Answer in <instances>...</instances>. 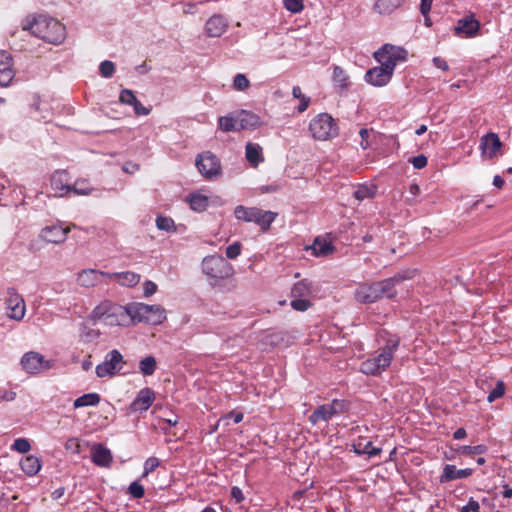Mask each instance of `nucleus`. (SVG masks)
<instances>
[{
  "mask_svg": "<svg viewBox=\"0 0 512 512\" xmlns=\"http://www.w3.org/2000/svg\"><path fill=\"white\" fill-rule=\"evenodd\" d=\"M22 29L30 31L36 37L53 45L63 43L66 38V28L58 20L46 15L26 18L22 22Z\"/></svg>",
  "mask_w": 512,
  "mask_h": 512,
  "instance_id": "f257e3e1",
  "label": "nucleus"
},
{
  "mask_svg": "<svg viewBox=\"0 0 512 512\" xmlns=\"http://www.w3.org/2000/svg\"><path fill=\"white\" fill-rule=\"evenodd\" d=\"M88 319L93 323L99 322L110 327H128L133 324L132 304L121 306L110 301H103L92 310Z\"/></svg>",
  "mask_w": 512,
  "mask_h": 512,
  "instance_id": "f03ea898",
  "label": "nucleus"
},
{
  "mask_svg": "<svg viewBox=\"0 0 512 512\" xmlns=\"http://www.w3.org/2000/svg\"><path fill=\"white\" fill-rule=\"evenodd\" d=\"M399 344L400 339L397 336L390 337L376 355L361 363L360 371L366 375L381 374L390 366Z\"/></svg>",
  "mask_w": 512,
  "mask_h": 512,
  "instance_id": "7ed1b4c3",
  "label": "nucleus"
},
{
  "mask_svg": "<svg viewBox=\"0 0 512 512\" xmlns=\"http://www.w3.org/2000/svg\"><path fill=\"white\" fill-rule=\"evenodd\" d=\"M201 271L208 278L211 285H216L219 282L226 280L233 276L234 268L224 257L221 255H208L203 258L201 262Z\"/></svg>",
  "mask_w": 512,
  "mask_h": 512,
  "instance_id": "20e7f679",
  "label": "nucleus"
},
{
  "mask_svg": "<svg viewBox=\"0 0 512 512\" xmlns=\"http://www.w3.org/2000/svg\"><path fill=\"white\" fill-rule=\"evenodd\" d=\"M309 131L315 140L328 141L338 136L339 127L330 114L320 113L310 121Z\"/></svg>",
  "mask_w": 512,
  "mask_h": 512,
  "instance_id": "39448f33",
  "label": "nucleus"
},
{
  "mask_svg": "<svg viewBox=\"0 0 512 512\" xmlns=\"http://www.w3.org/2000/svg\"><path fill=\"white\" fill-rule=\"evenodd\" d=\"M132 318L133 324L145 322L152 325H158L166 319V312L160 305L133 303Z\"/></svg>",
  "mask_w": 512,
  "mask_h": 512,
  "instance_id": "423d86ee",
  "label": "nucleus"
},
{
  "mask_svg": "<svg viewBox=\"0 0 512 512\" xmlns=\"http://www.w3.org/2000/svg\"><path fill=\"white\" fill-rule=\"evenodd\" d=\"M374 57L380 64L394 71L397 63L406 59L407 51L400 46L385 44L374 53Z\"/></svg>",
  "mask_w": 512,
  "mask_h": 512,
  "instance_id": "0eeeda50",
  "label": "nucleus"
},
{
  "mask_svg": "<svg viewBox=\"0 0 512 512\" xmlns=\"http://www.w3.org/2000/svg\"><path fill=\"white\" fill-rule=\"evenodd\" d=\"M196 166L200 174L208 180L218 178L222 172L219 159L209 151L198 155Z\"/></svg>",
  "mask_w": 512,
  "mask_h": 512,
  "instance_id": "6e6552de",
  "label": "nucleus"
},
{
  "mask_svg": "<svg viewBox=\"0 0 512 512\" xmlns=\"http://www.w3.org/2000/svg\"><path fill=\"white\" fill-rule=\"evenodd\" d=\"M123 364L122 354L117 349H113L105 355L103 362L96 366V375L99 378L112 377L122 369Z\"/></svg>",
  "mask_w": 512,
  "mask_h": 512,
  "instance_id": "1a4fd4ad",
  "label": "nucleus"
},
{
  "mask_svg": "<svg viewBox=\"0 0 512 512\" xmlns=\"http://www.w3.org/2000/svg\"><path fill=\"white\" fill-rule=\"evenodd\" d=\"M346 410V403L343 400L334 399L331 403L319 406L310 416L309 422L313 425L319 421H329L334 416Z\"/></svg>",
  "mask_w": 512,
  "mask_h": 512,
  "instance_id": "9d476101",
  "label": "nucleus"
},
{
  "mask_svg": "<svg viewBox=\"0 0 512 512\" xmlns=\"http://www.w3.org/2000/svg\"><path fill=\"white\" fill-rule=\"evenodd\" d=\"M75 228H77L76 224H70L67 227L60 224L45 226L41 229L39 238L46 243L59 245L66 241L68 233Z\"/></svg>",
  "mask_w": 512,
  "mask_h": 512,
  "instance_id": "9b49d317",
  "label": "nucleus"
},
{
  "mask_svg": "<svg viewBox=\"0 0 512 512\" xmlns=\"http://www.w3.org/2000/svg\"><path fill=\"white\" fill-rule=\"evenodd\" d=\"M22 369L28 374H37L51 367L50 362L38 352H26L20 361Z\"/></svg>",
  "mask_w": 512,
  "mask_h": 512,
  "instance_id": "f8f14e48",
  "label": "nucleus"
},
{
  "mask_svg": "<svg viewBox=\"0 0 512 512\" xmlns=\"http://www.w3.org/2000/svg\"><path fill=\"white\" fill-rule=\"evenodd\" d=\"M502 142L494 132L483 135L480 139V150L483 159L491 160L500 154Z\"/></svg>",
  "mask_w": 512,
  "mask_h": 512,
  "instance_id": "ddd939ff",
  "label": "nucleus"
},
{
  "mask_svg": "<svg viewBox=\"0 0 512 512\" xmlns=\"http://www.w3.org/2000/svg\"><path fill=\"white\" fill-rule=\"evenodd\" d=\"M6 300L7 315L10 319L20 321L23 319L26 311L24 299L14 290L9 291Z\"/></svg>",
  "mask_w": 512,
  "mask_h": 512,
  "instance_id": "4468645a",
  "label": "nucleus"
},
{
  "mask_svg": "<svg viewBox=\"0 0 512 512\" xmlns=\"http://www.w3.org/2000/svg\"><path fill=\"white\" fill-rule=\"evenodd\" d=\"M410 277L407 273H399L393 277L375 282L380 299L383 297H394L396 295L395 286Z\"/></svg>",
  "mask_w": 512,
  "mask_h": 512,
  "instance_id": "2eb2a0df",
  "label": "nucleus"
},
{
  "mask_svg": "<svg viewBox=\"0 0 512 512\" xmlns=\"http://www.w3.org/2000/svg\"><path fill=\"white\" fill-rule=\"evenodd\" d=\"M393 72V70L381 64L378 67L369 69L365 74V80L376 87L385 86L391 80Z\"/></svg>",
  "mask_w": 512,
  "mask_h": 512,
  "instance_id": "dca6fc26",
  "label": "nucleus"
},
{
  "mask_svg": "<svg viewBox=\"0 0 512 512\" xmlns=\"http://www.w3.org/2000/svg\"><path fill=\"white\" fill-rule=\"evenodd\" d=\"M108 272L96 269H83L76 275V282L83 288H93L101 283L102 277L107 278Z\"/></svg>",
  "mask_w": 512,
  "mask_h": 512,
  "instance_id": "f3484780",
  "label": "nucleus"
},
{
  "mask_svg": "<svg viewBox=\"0 0 512 512\" xmlns=\"http://www.w3.org/2000/svg\"><path fill=\"white\" fill-rule=\"evenodd\" d=\"M229 26L228 20L221 14L212 15L204 25L208 37H221Z\"/></svg>",
  "mask_w": 512,
  "mask_h": 512,
  "instance_id": "a211bd4d",
  "label": "nucleus"
},
{
  "mask_svg": "<svg viewBox=\"0 0 512 512\" xmlns=\"http://www.w3.org/2000/svg\"><path fill=\"white\" fill-rule=\"evenodd\" d=\"M15 72L11 55L0 50V86L7 87L13 80Z\"/></svg>",
  "mask_w": 512,
  "mask_h": 512,
  "instance_id": "6ab92c4d",
  "label": "nucleus"
},
{
  "mask_svg": "<svg viewBox=\"0 0 512 512\" xmlns=\"http://www.w3.org/2000/svg\"><path fill=\"white\" fill-rule=\"evenodd\" d=\"M354 298L362 304H370L380 300L376 283L359 285L354 291Z\"/></svg>",
  "mask_w": 512,
  "mask_h": 512,
  "instance_id": "aec40b11",
  "label": "nucleus"
},
{
  "mask_svg": "<svg viewBox=\"0 0 512 512\" xmlns=\"http://www.w3.org/2000/svg\"><path fill=\"white\" fill-rule=\"evenodd\" d=\"M155 400V393L150 388H143L139 391L134 401L130 404L132 412L147 411Z\"/></svg>",
  "mask_w": 512,
  "mask_h": 512,
  "instance_id": "412c9836",
  "label": "nucleus"
},
{
  "mask_svg": "<svg viewBox=\"0 0 512 512\" xmlns=\"http://www.w3.org/2000/svg\"><path fill=\"white\" fill-rule=\"evenodd\" d=\"M91 459L95 465L108 468L112 464L113 455L103 444L96 443L91 447Z\"/></svg>",
  "mask_w": 512,
  "mask_h": 512,
  "instance_id": "4be33fe9",
  "label": "nucleus"
},
{
  "mask_svg": "<svg viewBox=\"0 0 512 512\" xmlns=\"http://www.w3.org/2000/svg\"><path fill=\"white\" fill-rule=\"evenodd\" d=\"M479 28V22L473 16H467L458 20L454 31L456 35H463L467 38H471L478 33Z\"/></svg>",
  "mask_w": 512,
  "mask_h": 512,
  "instance_id": "5701e85b",
  "label": "nucleus"
},
{
  "mask_svg": "<svg viewBox=\"0 0 512 512\" xmlns=\"http://www.w3.org/2000/svg\"><path fill=\"white\" fill-rule=\"evenodd\" d=\"M473 470L471 468L457 469L455 465L447 464L443 468L440 476V482L446 483L456 479H464L471 476Z\"/></svg>",
  "mask_w": 512,
  "mask_h": 512,
  "instance_id": "b1692460",
  "label": "nucleus"
},
{
  "mask_svg": "<svg viewBox=\"0 0 512 512\" xmlns=\"http://www.w3.org/2000/svg\"><path fill=\"white\" fill-rule=\"evenodd\" d=\"M107 278L126 287L136 286L141 279L139 274L132 271L108 273Z\"/></svg>",
  "mask_w": 512,
  "mask_h": 512,
  "instance_id": "393cba45",
  "label": "nucleus"
},
{
  "mask_svg": "<svg viewBox=\"0 0 512 512\" xmlns=\"http://www.w3.org/2000/svg\"><path fill=\"white\" fill-rule=\"evenodd\" d=\"M277 213L273 211H264L260 208H256V212L252 218L253 223L257 224L262 231H268L271 224L275 221Z\"/></svg>",
  "mask_w": 512,
  "mask_h": 512,
  "instance_id": "a878e982",
  "label": "nucleus"
},
{
  "mask_svg": "<svg viewBox=\"0 0 512 512\" xmlns=\"http://www.w3.org/2000/svg\"><path fill=\"white\" fill-rule=\"evenodd\" d=\"M237 118L239 130L255 129L261 125L260 117L246 110L238 112Z\"/></svg>",
  "mask_w": 512,
  "mask_h": 512,
  "instance_id": "bb28decb",
  "label": "nucleus"
},
{
  "mask_svg": "<svg viewBox=\"0 0 512 512\" xmlns=\"http://www.w3.org/2000/svg\"><path fill=\"white\" fill-rule=\"evenodd\" d=\"M315 292H316L315 285L307 279H302V280L296 282L293 285V287L291 288V297L292 298H308Z\"/></svg>",
  "mask_w": 512,
  "mask_h": 512,
  "instance_id": "cd10ccee",
  "label": "nucleus"
},
{
  "mask_svg": "<svg viewBox=\"0 0 512 512\" xmlns=\"http://www.w3.org/2000/svg\"><path fill=\"white\" fill-rule=\"evenodd\" d=\"M245 157L252 167H258V165L264 161L262 147L257 143H247L245 147Z\"/></svg>",
  "mask_w": 512,
  "mask_h": 512,
  "instance_id": "c85d7f7f",
  "label": "nucleus"
},
{
  "mask_svg": "<svg viewBox=\"0 0 512 512\" xmlns=\"http://www.w3.org/2000/svg\"><path fill=\"white\" fill-rule=\"evenodd\" d=\"M22 471L29 477L35 476L42 467L41 459L35 455H27L20 461Z\"/></svg>",
  "mask_w": 512,
  "mask_h": 512,
  "instance_id": "c756f323",
  "label": "nucleus"
},
{
  "mask_svg": "<svg viewBox=\"0 0 512 512\" xmlns=\"http://www.w3.org/2000/svg\"><path fill=\"white\" fill-rule=\"evenodd\" d=\"M404 0H376L373 6L375 12L381 15H389L400 8Z\"/></svg>",
  "mask_w": 512,
  "mask_h": 512,
  "instance_id": "7c9ffc66",
  "label": "nucleus"
},
{
  "mask_svg": "<svg viewBox=\"0 0 512 512\" xmlns=\"http://www.w3.org/2000/svg\"><path fill=\"white\" fill-rule=\"evenodd\" d=\"M61 189L62 191H68V193L74 192L77 195L83 196L90 195L94 191V188L85 179H79L73 185H62Z\"/></svg>",
  "mask_w": 512,
  "mask_h": 512,
  "instance_id": "2f4dec72",
  "label": "nucleus"
},
{
  "mask_svg": "<svg viewBox=\"0 0 512 512\" xmlns=\"http://www.w3.org/2000/svg\"><path fill=\"white\" fill-rule=\"evenodd\" d=\"M312 254L316 257L327 256L333 252L334 248L331 242L323 238H316L313 244L309 247Z\"/></svg>",
  "mask_w": 512,
  "mask_h": 512,
  "instance_id": "473e14b6",
  "label": "nucleus"
},
{
  "mask_svg": "<svg viewBox=\"0 0 512 512\" xmlns=\"http://www.w3.org/2000/svg\"><path fill=\"white\" fill-rule=\"evenodd\" d=\"M188 202L192 210L203 212L209 206V197L201 192H195L190 194Z\"/></svg>",
  "mask_w": 512,
  "mask_h": 512,
  "instance_id": "72a5a7b5",
  "label": "nucleus"
},
{
  "mask_svg": "<svg viewBox=\"0 0 512 512\" xmlns=\"http://www.w3.org/2000/svg\"><path fill=\"white\" fill-rule=\"evenodd\" d=\"M353 451L358 454H367L369 457H374L381 452L380 448L373 447L371 441L364 442L362 439H358L352 444Z\"/></svg>",
  "mask_w": 512,
  "mask_h": 512,
  "instance_id": "f704fd0d",
  "label": "nucleus"
},
{
  "mask_svg": "<svg viewBox=\"0 0 512 512\" xmlns=\"http://www.w3.org/2000/svg\"><path fill=\"white\" fill-rule=\"evenodd\" d=\"M100 395L98 393L92 392L84 394L78 398H76L73 402V407L75 409L97 406L100 403Z\"/></svg>",
  "mask_w": 512,
  "mask_h": 512,
  "instance_id": "c9c22d12",
  "label": "nucleus"
},
{
  "mask_svg": "<svg viewBox=\"0 0 512 512\" xmlns=\"http://www.w3.org/2000/svg\"><path fill=\"white\" fill-rule=\"evenodd\" d=\"M377 187L374 184H359L353 195L358 201H363L366 199L373 198L376 194Z\"/></svg>",
  "mask_w": 512,
  "mask_h": 512,
  "instance_id": "e433bc0d",
  "label": "nucleus"
},
{
  "mask_svg": "<svg viewBox=\"0 0 512 512\" xmlns=\"http://www.w3.org/2000/svg\"><path fill=\"white\" fill-rule=\"evenodd\" d=\"M218 126L223 132L239 131L237 113L219 117Z\"/></svg>",
  "mask_w": 512,
  "mask_h": 512,
  "instance_id": "4c0bfd02",
  "label": "nucleus"
},
{
  "mask_svg": "<svg viewBox=\"0 0 512 512\" xmlns=\"http://www.w3.org/2000/svg\"><path fill=\"white\" fill-rule=\"evenodd\" d=\"M256 208L257 207H245L243 205H238L235 207L234 215L238 220L251 222L254 213L256 212Z\"/></svg>",
  "mask_w": 512,
  "mask_h": 512,
  "instance_id": "58836bf2",
  "label": "nucleus"
},
{
  "mask_svg": "<svg viewBox=\"0 0 512 512\" xmlns=\"http://www.w3.org/2000/svg\"><path fill=\"white\" fill-rule=\"evenodd\" d=\"M100 335L101 333L99 330L83 325L80 330L79 338L80 341L83 343H91L96 341L100 337Z\"/></svg>",
  "mask_w": 512,
  "mask_h": 512,
  "instance_id": "ea45409f",
  "label": "nucleus"
},
{
  "mask_svg": "<svg viewBox=\"0 0 512 512\" xmlns=\"http://www.w3.org/2000/svg\"><path fill=\"white\" fill-rule=\"evenodd\" d=\"M156 359L153 356H146L139 363V369L141 373L145 376H150L154 374L156 370Z\"/></svg>",
  "mask_w": 512,
  "mask_h": 512,
  "instance_id": "a19ab883",
  "label": "nucleus"
},
{
  "mask_svg": "<svg viewBox=\"0 0 512 512\" xmlns=\"http://www.w3.org/2000/svg\"><path fill=\"white\" fill-rule=\"evenodd\" d=\"M65 177H66L65 172L57 171L56 173L53 174V176L51 178L52 188L55 190L56 194L59 196H64L65 194L68 193V191H62V189H61V186L65 185L64 184Z\"/></svg>",
  "mask_w": 512,
  "mask_h": 512,
  "instance_id": "79ce46f5",
  "label": "nucleus"
},
{
  "mask_svg": "<svg viewBox=\"0 0 512 512\" xmlns=\"http://www.w3.org/2000/svg\"><path fill=\"white\" fill-rule=\"evenodd\" d=\"M456 453L459 455H480L487 451L486 445H476V446H460L455 449Z\"/></svg>",
  "mask_w": 512,
  "mask_h": 512,
  "instance_id": "37998d69",
  "label": "nucleus"
},
{
  "mask_svg": "<svg viewBox=\"0 0 512 512\" xmlns=\"http://www.w3.org/2000/svg\"><path fill=\"white\" fill-rule=\"evenodd\" d=\"M156 226L159 230H162V231H166V232H174L175 231L174 220L170 217L158 216L156 218Z\"/></svg>",
  "mask_w": 512,
  "mask_h": 512,
  "instance_id": "c03bdc74",
  "label": "nucleus"
},
{
  "mask_svg": "<svg viewBox=\"0 0 512 512\" xmlns=\"http://www.w3.org/2000/svg\"><path fill=\"white\" fill-rule=\"evenodd\" d=\"M333 81L341 88H345L348 85V77L339 66H335L333 69Z\"/></svg>",
  "mask_w": 512,
  "mask_h": 512,
  "instance_id": "a18cd8bd",
  "label": "nucleus"
},
{
  "mask_svg": "<svg viewBox=\"0 0 512 512\" xmlns=\"http://www.w3.org/2000/svg\"><path fill=\"white\" fill-rule=\"evenodd\" d=\"M250 86V81L246 75L238 73L234 76L232 87L237 91H244Z\"/></svg>",
  "mask_w": 512,
  "mask_h": 512,
  "instance_id": "49530a36",
  "label": "nucleus"
},
{
  "mask_svg": "<svg viewBox=\"0 0 512 512\" xmlns=\"http://www.w3.org/2000/svg\"><path fill=\"white\" fill-rule=\"evenodd\" d=\"M31 449L30 442L26 438H17L14 440L11 445V450L16 451L18 453H27Z\"/></svg>",
  "mask_w": 512,
  "mask_h": 512,
  "instance_id": "de8ad7c7",
  "label": "nucleus"
},
{
  "mask_svg": "<svg viewBox=\"0 0 512 512\" xmlns=\"http://www.w3.org/2000/svg\"><path fill=\"white\" fill-rule=\"evenodd\" d=\"M290 304L294 310L300 312L308 310L312 305L311 301L307 298H293Z\"/></svg>",
  "mask_w": 512,
  "mask_h": 512,
  "instance_id": "09e8293b",
  "label": "nucleus"
},
{
  "mask_svg": "<svg viewBox=\"0 0 512 512\" xmlns=\"http://www.w3.org/2000/svg\"><path fill=\"white\" fill-rule=\"evenodd\" d=\"M99 71L104 78H110L115 72V65L112 61L104 60L100 63Z\"/></svg>",
  "mask_w": 512,
  "mask_h": 512,
  "instance_id": "8fccbe9b",
  "label": "nucleus"
},
{
  "mask_svg": "<svg viewBox=\"0 0 512 512\" xmlns=\"http://www.w3.org/2000/svg\"><path fill=\"white\" fill-rule=\"evenodd\" d=\"M284 7L291 13H300L303 8V0H283Z\"/></svg>",
  "mask_w": 512,
  "mask_h": 512,
  "instance_id": "3c124183",
  "label": "nucleus"
},
{
  "mask_svg": "<svg viewBox=\"0 0 512 512\" xmlns=\"http://www.w3.org/2000/svg\"><path fill=\"white\" fill-rule=\"evenodd\" d=\"M505 393V386L503 381H498L495 388L489 393L487 401L489 403L494 402L496 399L502 397Z\"/></svg>",
  "mask_w": 512,
  "mask_h": 512,
  "instance_id": "603ef678",
  "label": "nucleus"
},
{
  "mask_svg": "<svg viewBox=\"0 0 512 512\" xmlns=\"http://www.w3.org/2000/svg\"><path fill=\"white\" fill-rule=\"evenodd\" d=\"M128 492L136 499L142 498L145 494L144 487L137 481H134L129 485Z\"/></svg>",
  "mask_w": 512,
  "mask_h": 512,
  "instance_id": "864d4df0",
  "label": "nucleus"
},
{
  "mask_svg": "<svg viewBox=\"0 0 512 512\" xmlns=\"http://www.w3.org/2000/svg\"><path fill=\"white\" fill-rule=\"evenodd\" d=\"M136 99L137 98H136L134 92L130 89H123L120 92L119 101L122 104L131 105L135 102Z\"/></svg>",
  "mask_w": 512,
  "mask_h": 512,
  "instance_id": "5fc2aeb1",
  "label": "nucleus"
},
{
  "mask_svg": "<svg viewBox=\"0 0 512 512\" xmlns=\"http://www.w3.org/2000/svg\"><path fill=\"white\" fill-rule=\"evenodd\" d=\"M241 244L239 242H234L226 248V257L228 259H236L241 253Z\"/></svg>",
  "mask_w": 512,
  "mask_h": 512,
  "instance_id": "6e6d98bb",
  "label": "nucleus"
},
{
  "mask_svg": "<svg viewBox=\"0 0 512 512\" xmlns=\"http://www.w3.org/2000/svg\"><path fill=\"white\" fill-rule=\"evenodd\" d=\"M159 464L160 462L156 457L148 458L144 463L143 477L153 472L159 466Z\"/></svg>",
  "mask_w": 512,
  "mask_h": 512,
  "instance_id": "4d7b16f0",
  "label": "nucleus"
},
{
  "mask_svg": "<svg viewBox=\"0 0 512 512\" xmlns=\"http://www.w3.org/2000/svg\"><path fill=\"white\" fill-rule=\"evenodd\" d=\"M230 418L233 419V422L237 424V423H240L243 420V414L240 413V412H237V413L236 412H230V413H228L227 415H225L224 417H222V418H220L218 420L217 426L220 423H222V422H224L225 425H229L228 420Z\"/></svg>",
  "mask_w": 512,
  "mask_h": 512,
  "instance_id": "13d9d810",
  "label": "nucleus"
},
{
  "mask_svg": "<svg viewBox=\"0 0 512 512\" xmlns=\"http://www.w3.org/2000/svg\"><path fill=\"white\" fill-rule=\"evenodd\" d=\"M460 512H481L480 504L474 498H470L468 503L461 507Z\"/></svg>",
  "mask_w": 512,
  "mask_h": 512,
  "instance_id": "bf43d9fd",
  "label": "nucleus"
},
{
  "mask_svg": "<svg viewBox=\"0 0 512 512\" xmlns=\"http://www.w3.org/2000/svg\"><path fill=\"white\" fill-rule=\"evenodd\" d=\"M130 106L133 107L134 113L139 116H146L151 112V109L143 106L138 99H136Z\"/></svg>",
  "mask_w": 512,
  "mask_h": 512,
  "instance_id": "052dcab7",
  "label": "nucleus"
},
{
  "mask_svg": "<svg viewBox=\"0 0 512 512\" xmlns=\"http://www.w3.org/2000/svg\"><path fill=\"white\" fill-rule=\"evenodd\" d=\"M415 169H423L427 163V157L423 154L413 157L410 161Z\"/></svg>",
  "mask_w": 512,
  "mask_h": 512,
  "instance_id": "680f3d73",
  "label": "nucleus"
},
{
  "mask_svg": "<svg viewBox=\"0 0 512 512\" xmlns=\"http://www.w3.org/2000/svg\"><path fill=\"white\" fill-rule=\"evenodd\" d=\"M143 291L144 296L149 297L157 291V285L153 281L147 280L143 283Z\"/></svg>",
  "mask_w": 512,
  "mask_h": 512,
  "instance_id": "e2e57ef3",
  "label": "nucleus"
},
{
  "mask_svg": "<svg viewBox=\"0 0 512 512\" xmlns=\"http://www.w3.org/2000/svg\"><path fill=\"white\" fill-rule=\"evenodd\" d=\"M359 135L361 137L360 146L362 149L366 150L369 147L368 137L370 135V131L367 128H362L359 131Z\"/></svg>",
  "mask_w": 512,
  "mask_h": 512,
  "instance_id": "0e129e2a",
  "label": "nucleus"
},
{
  "mask_svg": "<svg viewBox=\"0 0 512 512\" xmlns=\"http://www.w3.org/2000/svg\"><path fill=\"white\" fill-rule=\"evenodd\" d=\"M433 64L438 69H441L443 71H447L449 69L448 63L441 57L436 56L433 58Z\"/></svg>",
  "mask_w": 512,
  "mask_h": 512,
  "instance_id": "69168bd1",
  "label": "nucleus"
},
{
  "mask_svg": "<svg viewBox=\"0 0 512 512\" xmlns=\"http://www.w3.org/2000/svg\"><path fill=\"white\" fill-rule=\"evenodd\" d=\"M231 497L236 501V503H240L244 499L242 490L236 486L231 489Z\"/></svg>",
  "mask_w": 512,
  "mask_h": 512,
  "instance_id": "338daca9",
  "label": "nucleus"
},
{
  "mask_svg": "<svg viewBox=\"0 0 512 512\" xmlns=\"http://www.w3.org/2000/svg\"><path fill=\"white\" fill-rule=\"evenodd\" d=\"M433 0H421L420 12L421 14H429Z\"/></svg>",
  "mask_w": 512,
  "mask_h": 512,
  "instance_id": "774afa93",
  "label": "nucleus"
}]
</instances>
